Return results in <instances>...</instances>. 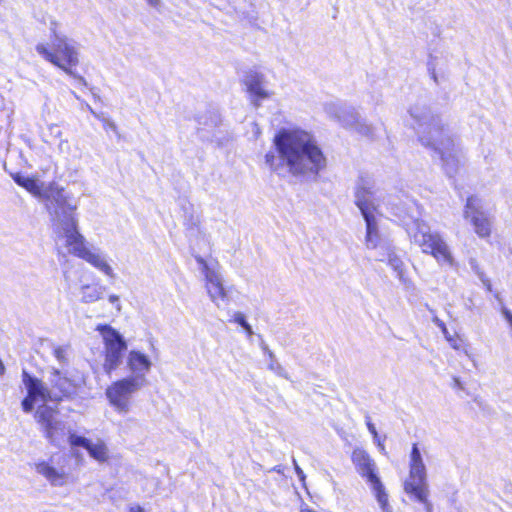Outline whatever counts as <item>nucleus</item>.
Returning <instances> with one entry per match:
<instances>
[{
	"label": "nucleus",
	"instance_id": "1",
	"mask_svg": "<svg viewBox=\"0 0 512 512\" xmlns=\"http://www.w3.org/2000/svg\"><path fill=\"white\" fill-rule=\"evenodd\" d=\"M12 177L19 186L46 202L47 208L54 216L58 247H64L69 254L84 260L104 276L110 279L116 278L109 256L100 248L90 245L78 231L75 208L67 203L62 189L52 183L46 184L37 178L19 173Z\"/></svg>",
	"mask_w": 512,
	"mask_h": 512
},
{
	"label": "nucleus",
	"instance_id": "2",
	"mask_svg": "<svg viewBox=\"0 0 512 512\" xmlns=\"http://www.w3.org/2000/svg\"><path fill=\"white\" fill-rule=\"evenodd\" d=\"M274 152L265 155L266 165L274 172L294 176H316L327 164L316 138L299 128H282L273 138Z\"/></svg>",
	"mask_w": 512,
	"mask_h": 512
},
{
	"label": "nucleus",
	"instance_id": "3",
	"mask_svg": "<svg viewBox=\"0 0 512 512\" xmlns=\"http://www.w3.org/2000/svg\"><path fill=\"white\" fill-rule=\"evenodd\" d=\"M410 115L416 121L419 141L439 154L447 175L456 174L461 165L462 152L442 118L429 108L418 105L410 109Z\"/></svg>",
	"mask_w": 512,
	"mask_h": 512
},
{
	"label": "nucleus",
	"instance_id": "4",
	"mask_svg": "<svg viewBox=\"0 0 512 512\" xmlns=\"http://www.w3.org/2000/svg\"><path fill=\"white\" fill-rule=\"evenodd\" d=\"M56 377L57 379L54 382L59 387L60 394H51L41 381L24 373L23 382L28 395L22 401V407L25 412H30L34 407H37L36 418L44 428L47 437L51 441L59 443L64 436V426L54 418L55 411L48 407L46 403L48 400H57L62 395L69 393L70 383L66 378H61L58 373H56Z\"/></svg>",
	"mask_w": 512,
	"mask_h": 512
},
{
	"label": "nucleus",
	"instance_id": "5",
	"mask_svg": "<svg viewBox=\"0 0 512 512\" xmlns=\"http://www.w3.org/2000/svg\"><path fill=\"white\" fill-rule=\"evenodd\" d=\"M406 231L411 242L417 245L423 253L433 256L441 265H454V258L448 244L425 221L416 219L410 224H406Z\"/></svg>",
	"mask_w": 512,
	"mask_h": 512
},
{
	"label": "nucleus",
	"instance_id": "6",
	"mask_svg": "<svg viewBox=\"0 0 512 512\" xmlns=\"http://www.w3.org/2000/svg\"><path fill=\"white\" fill-rule=\"evenodd\" d=\"M374 194L373 186L369 182L362 180L356 188L355 203L366 222L365 246L369 250H374L376 255L379 251H384L391 244L382 239L379 234Z\"/></svg>",
	"mask_w": 512,
	"mask_h": 512
},
{
	"label": "nucleus",
	"instance_id": "7",
	"mask_svg": "<svg viewBox=\"0 0 512 512\" xmlns=\"http://www.w3.org/2000/svg\"><path fill=\"white\" fill-rule=\"evenodd\" d=\"M52 48L53 50H50L46 44L39 43L35 49L46 61L57 66L66 74L84 81L74 71V68L79 64V48L77 43L68 36L59 37V40L52 42Z\"/></svg>",
	"mask_w": 512,
	"mask_h": 512
},
{
	"label": "nucleus",
	"instance_id": "8",
	"mask_svg": "<svg viewBox=\"0 0 512 512\" xmlns=\"http://www.w3.org/2000/svg\"><path fill=\"white\" fill-rule=\"evenodd\" d=\"M352 462L357 472L366 479L370 485L374 497L376 498L383 512H392L389 505L388 494L385 487L376 473V466L370 455L361 448H356L352 452Z\"/></svg>",
	"mask_w": 512,
	"mask_h": 512
},
{
	"label": "nucleus",
	"instance_id": "9",
	"mask_svg": "<svg viewBox=\"0 0 512 512\" xmlns=\"http://www.w3.org/2000/svg\"><path fill=\"white\" fill-rule=\"evenodd\" d=\"M199 270L204 275L205 289L213 303L217 306L226 302L229 298V288L225 286L221 266L212 257H195Z\"/></svg>",
	"mask_w": 512,
	"mask_h": 512
},
{
	"label": "nucleus",
	"instance_id": "10",
	"mask_svg": "<svg viewBox=\"0 0 512 512\" xmlns=\"http://www.w3.org/2000/svg\"><path fill=\"white\" fill-rule=\"evenodd\" d=\"M404 491L423 503L430 510L428 501V487L426 483V469L418 448L414 445L411 453L409 476L404 482Z\"/></svg>",
	"mask_w": 512,
	"mask_h": 512
},
{
	"label": "nucleus",
	"instance_id": "11",
	"mask_svg": "<svg viewBox=\"0 0 512 512\" xmlns=\"http://www.w3.org/2000/svg\"><path fill=\"white\" fill-rule=\"evenodd\" d=\"M140 380L129 377L113 381L105 390V396L109 405L118 414H128L131 411V397L139 391L143 385Z\"/></svg>",
	"mask_w": 512,
	"mask_h": 512
},
{
	"label": "nucleus",
	"instance_id": "12",
	"mask_svg": "<svg viewBox=\"0 0 512 512\" xmlns=\"http://www.w3.org/2000/svg\"><path fill=\"white\" fill-rule=\"evenodd\" d=\"M464 216L474 227L475 233L480 237H488L491 233V221L482 211V203L476 197L467 199Z\"/></svg>",
	"mask_w": 512,
	"mask_h": 512
},
{
	"label": "nucleus",
	"instance_id": "13",
	"mask_svg": "<svg viewBox=\"0 0 512 512\" xmlns=\"http://www.w3.org/2000/svg\"><path fill=\"white\" fill-rule=\"evenodd\" d=\"M125 365L131 372L129 378L138 379L140 384L145 386L147 383L146 376L153 365L150 356L140 350L132 349L126 356Z\"/></svg>",
	"mask_w": 512,
	"mask_h": 512
},
{
	"label": "nucleus",
	"instance_id": "14",
	"mask_svg": "<svg viewBox=\"0 0 512 512\" xmlns=\"http://www.w3.org/2000/svg\"><path fill=\"white\" fill-rule=\"evenodd\" d=\"M68 439L72 447L85 448L89 456L99 463L107 462L110 458L108 446L101 439L92 440L76 433H70Z\"/></svg>",
	"mask_w": 512,
	"mask_h": 512
},
{
	"label": "nucleus",
	"instance_id": "15",
	"mask_svg": "<svg viewBox=\"0 0 512 512\" xmlns=\"http://www.w3.org/2000/svg\"><path fill=\"white\" fill-rule=\"evenodd\" d=\"M243 84L255 106H259L260 101L272 96V92L266 88L265 76L257 71L247 72L244 76Z\"/></svg>",
	"mask_w": 512,
	"mask_h": 512
},
{
	"label": "nucleus",
	"instance_id": "16",
	"mask_svg": "<svg viewBox=\"0 0 512 512\" xmlns=\"http://www.w3.org/2000/svg\"><path fill=\"white\" fill-rule=\"evenodd\" d=\"M338 123L347 129L355 130L365 136L370 135L372 132L371 126L359 114V112L355 108L347 105L344 110H342Z\"/></svg>",
	"mask_w": 512,
	"mask_h": 512
},
{
	"label": "nucleus",
	"instance_id": "17",
	"mask_svg": "<svg viewBox=\"0 0 512 512\" xmlns=\"http://www.w3.org/2000/svg\"><path fill=\"white\" fill-rule=\"evenodd\" d=\"M34 469L53 486L61 487L66 485L68 482V473L64 470L57 469L47 461L34 463Z\"/></svg>",
	"mask_w": 512,
	"mask_h": 512
},
{
	"label": "nucleus",
	"instance_id": "18",
	"mask_svg": "<svg viewBox=\"0 0 512 512\" xmlns=\"http://www.w3.org/2000/svg\"><path fill=\"white\" fill-rule=\"evenodd\" d=\"M98 330L103 337L105 350L123 354L127 349L125 340L115 329L108 325H102L98 327Z\"/></svg>",
	"mask_w": 512,
	"mask_h": 512
},
{
	"label": "nucleus",
	"instance_id": "19",
	"mask_svg": "<svg viewBox=\"0 0 512 512\" xmlns=\"http://www.w3.org/2000/svg\"><path fill=\"white\" fill-rule=\"evenodd\" d=\"M68 288L71 293L78 296L83 303H93L100 300L105 291V288L97 283L82 284L76 289H73V287L68 284Z\"/></svg>",
	"mask_w": 512,
	"mask_h": 512
},
{
	"label": "nucleus",
	"instance_id": "20",
	"mask_svg": "<svg viewBox=\"0 0 512 512\" xmlns=\"http://www.w3.org/2000/svg\"><path fill=\"white\" fill-rule=\"evenodd\" d=\"M375 259L387 264L397 273L399 279L406 282L404 276V263L401 258L395 253L394 248L390 245L384 251H379L374 255Z\"/></svg>",
	"mask_w": 512,
	"mask_h": 512
},
{
	"label": "nucleus",
	"instance_id": "21",
	"mask_svg": "<svg viewBox=\"0 0 512 512\" xmlns=\"http://www.w3.org/2000/svg\"><path fill=\"white\" fill-rule=\"evenodd\" d=\"M446 340L455 349H462L464 347V340L459 334L456 327V322H445L440 325Z\"/></svg>",
	"mask_w": 512,
	"mask_h": 512
},
{
	"label": "nucleus",
	"instance_id": "22",
	"mask_svg": "<svg viewBox=\"0 0 512 512\" xmlns=\"http://www.w3.org/2000/svg\"><path fill=\"white\" fill-rule=\"evenodd\" d=\"M122 361V354L118 352H112L105 350V359L103 363V368L106 373L110 374L114 370H116Z\"/></svg>",
	"mask_w": 512,
	"mask_h": 512
},
{
	"label": "nucleus",
	"instance_id": "23",
	"mask_svg": "<svg viewBox=\"0 0 512 512\" xmlns=\"http://www.w3.org/2000/svg\"><path fill=\"white\" fill-rule=\"evenodd\" d=\"M345 106L338 101H328L323 104V109L328 117L338 122Z\"/></svg>",
	"mask_w": 512,
	"mask_h": 512
},
{
	"label": "nucleus",
	"instance_id": "24",
	"mask_svg": "<svg viewBox=\"0 0 512 512\" xmlns=\"http://www.w3.org/2000/svg\"><path fill=\"white\" fill-rule=\"evenodd\" d=\"M48 26V29L50 30L52 34V42L59 40V37H67L61 30V23L54 17L50 16L48 18V22L46 23Z\"/></svg>",
	"mask_w": 512,
	"mask_h": 512
},
{
	"label": "nucleus",
	"instance_id": "25",
	"mask_svg": "<svg viewBox=\"0 0 512 512\" xmlns=\"http://www.w3.org/2000/svg\"><path fill=\"white\" fill-rule=\"evenodd\" d=\"M58 149L61 153H68L70 150L69 142L67 140L60 141Z\"/></svg>",
	"mask_w": 512,
	"mask_h": 512
},
{
	"label": "nucleus",
	"instance_id": "26",
	"mask_svg": "<svg viewBox=\"0 0 512 512\" xmlns=\"http://www.w3.org/2000/svg\"><path fill=\"white\" fill-rule=\"evenodd\" d=\"M109 302L115 306V308L119 311L121 309L119 297L116 295L109 296Z\"/></svg>",
	"mask_w": 512,
	"mask_h": 512
},
{
	"label": "nucleus",
	"instance_id": "27",
	"mask_svg": "<svg viewBox=\"0 0 512 512\" xmlns=\"http://www.w3.org/2000/svg\"><path fill=\"white\" fill-rule=\"evenodd\" d=\"M295 471H296V474L299 477V479L304 483L306 476H305V473L303 472V470L299 466H296Z\"/></svg>",
	"mask_w": 512,
	"mask_h": 512
},
{
	"label": "nucleus",
	"instance_id": "28",
	"mask_svg": "<svg viewBox=\"0 0 512 512\" xmlns=\"http://www.w3.org/2000/svg\"><path fill=\"white\" fill-rule=\"evenodd\" d=\"M368 429H369V431L371 432V434L373 435L374 440H378V437H379V436H378V433H377V431H376L375 426H374L373 424L369 423V424H368Z\"/></svg>",
	"mask_w": 512,
	"mask_h": 512
},
{
	"label": "nucleus",
	"instance_id": "29",
	"mask_svg": "<svg viewBox=\"0 0 512 512\" xmlns=\"http://www.w3.org/2000/svg\"><path fill=\"white\" fill-rule=\"evenodd\" d=\"M50 131L57 137L61 136L62 132L57 125H52L50 127Z\"/></svg>",
	"mask_w": 512,
	"mask_h": 512
},
{
	"label": "nucleus",
	"instance_id": "30",
	"mask_svg": "<svg viewBox=\"0 0 512 512\" xmlns=\"http://www.w3.org/2000/svg\"><path fill=\"white\" fill-rule=\"evenodd\" d=\"M104 127H105V129L109 128L114 131L116 130V125L112 121H109V120H105Z\"/></svg>",
	"mask_w": 512,
	"mask_h": 512
},
{
	"label": "nucleus",
	"instance_id": "31",
	"mask_svg": "<svg viewBox=\"0 0 512 512\" xmlns=\"http://www.w3.org/2000/svg\"><path fill=\"white\" fill-rule=\"evenodd\" d=\"M375 443L377 444L379 450L382 452V453H385V446H384V443L381 441V439L378 437V440H374Z\"/></svg>",
	"mask_w": 512,
	"mask_h": 512
},
{
	"label": "nucleus",
	"instance_id": "32",
	"mask_svg": "<svg viewBox=\"0 0 512 512\" xmlns=\"http://www.w3.org/2000/svg\"><path fill=\"white\" fill-rule=\"evenodd\" d=\"M241 324V327L248 333V334H251V330H250V326L248 325L247 322L245 321H242L240 322Z\"/></svg>",
	"mask_w": 512,
	"mask_h": 512
},
{
	"label": "nucleus",
	"instance_id": "33",
	"mask_svg": "<svg viewBox=\"0 0 512 512\" xmlns=\"http://www.w3.org/2000/svg\"><path fill=\"white\" fill-rule=\"evenodd\" d=\"M147 3L153 7H157L160 3V0H146Z\"/></svg>",
	"mask_w": 512,
	"mask_h": 512
},
{
	"label": "nucleus",
	"instance_id": "34",
	"mask_svg": "<svg viewBox=\"0 0 512 512\" xmlns=\"http://www.w3.org/2000/svg\"><path fill=\"white\" fill-rule=\"evenodd\" d=\"M234 320H237V321L245 320V315L239 313V314L236 315Z\"/></svg>",
	"mask_w": 512,
	"mask_h": 512
},
{
	"label": "nucleus",
	"instance_id": "35",
	"mask_svg": "<svg viewBox=\"0 0 512 512\" xmlns=\"http://www.w3.org/2000/svg\"><path fill=\"white\" fill-rule=\"evenodd\" d=\"M301 512H317V511L309 509V508H303V509H301Z\"/></svg>",
	"mask_w": 512,
	"mask_h": 512
},
{
	"label": "nucleus",
	"instance_id": "36",
	"mask_svg": "<svg viewBox=\"0 0 512 512\" xmlns=\"http://www.w3.org/2000/svg\"><path fill=\"white\" fill-rule=\"evenodd\" d=\"M507 320L512 321V315L506 313Z\"/></svg>",
	"mask_w": 512,
	"mask_h": 512
},
{
	"label": "nucleus",
	"instance_id": "37",
	"mask_svg": "<svg viewBox=\"0 0 512 512\" xmlns=\"http://www.w3.org/2000/svg\"><path fill=\"white\" fill-rule=\"evenodd\" d=\"M64 278H65L66 281H68V276H67L66 272L64 273Z\"/></svg>",
	"mask_w": 512,
	"mask_h": 512
},
{
	"label": "nucleus",
	"instance_id": "38",
	"mask_svg": "<svg viewBox=\"0 0 512 512\" xmlns=\"http://www.w3.org/2000/svg\"><path fill=\"white\" fill-rule=\"evenodd\" d=\"M486 286H487V289H488V290H490V289H491V288H490V284H486Z\"/></svg>",
	"mask_w": 512,
	"mask_h": 512
}]
</instances>
